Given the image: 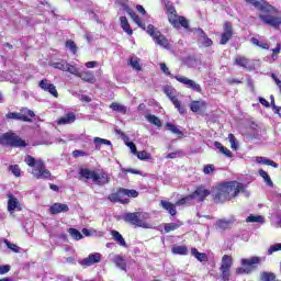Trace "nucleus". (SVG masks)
Instances as JSON below:
<instances>
[{
  "label": "nucleus",
  "instance_id": "obj_51",
  "mask_svg": "<svg viewBox=\"0 0 281 281\" xmlns=\"http://www.w3.org/2000/svg\"><path fill=\"white\" fill-rule=\"evenodd\" d=\"M194 201L192 194L187 195L176 202V205H190V202Z\"/></svg>",
  "mask_w": 281,
  "mask_h": 281
},
{
  "label": "nucleus",
  "instance_id": "obj_5",
  "mask_svg": "<svg viewBox=\"0 0 281 281\" xmlns=\"http://www.w3.org/2000/svg\"><path fill=\"white\" fill-rule=\"evenodd\" d=\"M265 258L261 257H251L249 259H241L240 265L246 268H237L236 273L243 274V273H251L254 269H256V265H260Z\"/></svg>",
  "mask_w": 281,
  "mask_h": 281
},
{
  "label": "nucleus",
  "instance_id": "obj_63",
  "mask_svg": "<svg viewBox=\"0 0 281 281\" xmlns=\"http://www.w3.org/2000/svg\"><path fill=\"white\" fill-rule=\"evenodd\" d=\"M9 271H10L9 265L0 266V276H5V273H8Z\"/></svg>",
  "mask_w": 281,
  "mask_h": 281
},
{
  "label": "nucleus",
  "instance_id": "obj_8",
  "mask_svg": "<svg viewBox=\"0 0 281 281\" xmlns=\"http://www.w3.org/2000/svg\"><path fill=\"white\" fill-rule=\"evenodd\" d=\"M147 34H149V36H151L155 43L160 47H165L166 49L167 47H169L170 42L168 41V38H166V36L161 34V32L156 30L154 25L149 24L147 26Z\"/></svg>",
  "mask_w": 281,
  "mask_h": 281
},
{
  "label": "nucleus",
  "instance_id": "obj_34",
  "mask_svg": "<svg viewBox=\"0 0 281 281\" xmlns=\"http://www.w3.org/2000/svg\"><path fill=\"white\" fill-rule=\"evenodd\" d=\"M120 21H121L122 30H124L126 34H128V36H132L133 31L131 30V24L128 23V19H126V16H121Z\"/></svg>",
  "mask_w": 281,
  "mask_h": 281
},
{
  "label": "nucleus",
  "instance_id": "obj_47",
  "mask_svg": "<svg viewBox=\"0 0 281 281\" xmlns=\"http://www.w3.org/2000/svg\"><path fill=\"white\" fill-rule=\"evenodd\" d=\"M130 65L133 69L136 71H142V66L139 65V58L137 57H131Z\"/></svg>",
  "mask_w": 281,
  "mask_h": 281
},
{
  "label": "nucleus",
  "instance_id": "obj_12",
  "mask_svg": "<svg viewBox=\"0 0 281 281\" xmlns=\"http://www.w3.org/2000/svg\"><path fill=\"white\" fill-rule=\"evenodd\" d=\"M260 21L265 23V25H270L271 27H274V30H278V27L281 26V18L270 14V13H263L259 15Z\"/></svg>",
  "mask_w": 281,
  "mask_h": 281
},
{
  "label": "nucleus",
  "instance_id": "obj_9",
  "mask_svg": "<svg viewBox=\"0 0 281 281\" xmlns=\"http://www.w3.org/2000/svg\"><path fill=\"white\" fill-rule=\"evenodd\" d=\"M222 187H224L225 191L232 199L238 196V194L245 190V184L237 181L225 182Z\"/></svg>",
  "mask_w": 281,
  "mask_h": 281
},
{
  "label": "nucleus",
  "instance_id": "obj_17",
  "mask_svg": "<svg viewBox=\"0 0 281 281\" xmlns=\"http://www.w3.org/2000/svg\"><path fill=\"white\" fill-rule=\"evenodd\" d=\"M193 201H198V203H201L210 196V190L199 187L192 194H191Z\"/></svg>",
  "mask_w": 281,
  "mask_h": 281
},
{
  "label": "nucleus",
  "instance_id": "obj_53",
  "mask_svg": "<svg viewBox=\"0 0 281 281\" xmlns=\"http://www.w3.org/2000/svg\"><path fill=\"white\" fill-rule=\"evenodd\" d=\"M187 89H191V91H195L196 93H201V91H202L201 85L196 83L192 79L189 83V87H187Z\"/></svg>",
  "mask_w": 281,
  "mask_h": 281
},
{
  "label": "nucleus",
  "instance_id": "obj_46",
  "mask_svg": "<svg viewBox=\"0 0 281 281\" xmlns=\"http://www.w3.org/2000/svg\"><path fill=\"white\" fill-rule=\"evenodd\" d=\"M246 223H265V217L261 216V215H249L247 218H246Z\"/></svg>",
  "mask_w": 281,
  "mask_h": 281
},
{
  "label": "nucleus",
  "instance_id": "obj_45",
  "mask_svg": "<svg viewBox=\"0 0 281 281\" xmlns=\"http://www.w3.org/2000/svg\"><path fill=\"white\" fill-rule=\"evenodd\" d=\"M4 245L8 247V249H11L14 254H19L21 251V247H19L16 244L10 243L8 239H3Z\"/></svg>",
  "mask_w": 281,
  "mask_h": 281
},
{
  "label": "nucleus",
  "instance_id": "obj_36",
  "mask_svg": "<svg viewBox=\"0 0 281 281\" xmlns=\"http://www.w3.org/2000/svg\"><path fill=\"white\" fill-rule=\"evenodd\" d=\"M183 225V222L178 221L176 223H167L165 224V232L166 234H170V232H175V229H179Z\"/></svg>",
  "mask_w": 281,
  "mask_h": 281
},
{
  "label": "nucleus",
  "instance_id": "obj_32",
  "mask_svg": "<svg viewBox=\"0 0 281 281\" xmlns=\"http://www.w3.org/2000/svg\"><path fill=\"white\" fill-rule=\"evenodd\" d=\"M191 256L196 258V260H199V262L207 261V255L205 252H199V249H196V248L191 249Z\"/></svg>",
  "mask_w": 281,
  "mask_h": 281
},
{
  "label": "nucleus",
  "instance_id": "obj_56",
  "mask_svg": "<svg viewBox=\"0 0 281 281\" xmlns=\"http://www.w3.org/2000/svg\"><path fill=\"white\" fill-rule=\"evenodd\" d=\"M228 139L231 142V147L234 149V150H237L238 149V143H236V137L234 136V134H229L228 135Z\"/></svg>",
  "mask_w": 281,
  "mask_h": 281
},
{
  "label": "nucleus",
  "instance_id": "obj_39",
  "mask_svg": "<svg viewBox=\"0 0 281 281\" xmlns=\"http://www.w3.org/2000/svg\"><path fill=\"white\" fill-rule=\"evenodd\" d=\"M232 265H233L232 257L228 255H224L222 258L221 269L229 270L232 269Z\"/></svg>",
  "mask_w": 281,
  "mask_h": 281
},
{
  "label": "nucleus",
  "instance_id": "obj_37",
  "mask_svg": "<svg viewBox=\"0 0 281 281\" xmlns=\"http://www.w3.org/2000/svg\"><path fill=\"white\" fill-rule=\"evenodd\" d=\"M145 117L149 124H154V126L161 128V120H159L155 114H147Z\"/></svg>",
  "mask_w": 281,
  "mask_h": 281
},
{
  "label": "nucleus",
  "instance_id": "obj_60",
  "mask_svg": "<svg viewBox=\"0 0 281 281\" xmlns=\"http://www.w3.org/2000/svg\"><path fill=\"white\" fill-rule=\"evenodd\" d=\"M10 170L12 175H14V177H21V168L19 167V165L11 166Z\"/></svg>",
  "mask_w": 281,
  "mask_h": 281
},
{
  "label": "nucleus",
  "instance_id": "obj_26",
  "mask_svg": "<svg viewBox=\"0 0 281 281\" xmlns=\"http://www.w3.org/2000/svg\"><path fill=\"white\" fill-rule=\"evenodd\" d=\"M112 262L122 271H126V259L121 255H114Z\"/></svg>",
  "mask_w": 281,
  "mask_h": 281
},
{
  "label": "nucleus",
  "instance_id": "obj_19",
  "mask_svg": "<svg viewBox=\"0 0 281 281\" xmlns=\"http://www.w3.org/2000/svg\"><path fill=\"white\" fill-rule=\"evenodd\" d=\"M196 34H198V42L203 46V47H212V45H214V42H212V40L210 37H207V35L205 34V32H203V29H198L196 30Z\"/></svg>",
  "mask_w": 281,
  "mask_h": 281
},
{
  "label": "nucleus",
  "instance_id": "obj_48",
  "mask_svg": "<svg viewBox=\"0 0 281 281\" xmlns=\"http://www.w3.org/2000/svg\"><path fill=\"white\" fill-rule=\"evenodd\" d=\"M67 65H68L67 61L61 60V61L53 63L52 67H54V69H59L60 71H66Z\"/></svg>",
  "mask_w": 281,
  "mask_h": 281
},
{
  "label": "nucleus",
  "instance_id": "obj_64",
  "mask_svg": "<svg viewBox=\"0 0 281 281\" xmlns=\"http://www.w3.org/2000/svg\"><path fill=\"white\" fill-rule=\"evenodd\" d=\"M281 52V44H277V47L272 49V59L276 60V55L280 54Z\"/></svg>",
  "mask_w": 281,
  "mask_h": 281
},
{
  "label": "nucleus",
  "instance_id": "obj_1",
  "mask_svg": "<svg viewBox=\"0 0 281 281\" xmlns=\"http://www.w3.org/2000/svg\"><path fill=\"white\" fill-rule=\"evenodd\" d=\"M26 166L33 168L32 175L35 179H49L52 172L45 167V162L42 159H36L33 156L27 155L24 159Z\"/></svg>",
  "mask_w": 281,
  "mask_h": 281
},
{
  "label": "nucleus",
  "instance_id": "obj_62",
  "mask_svg": "<svg viewBox=\"0 0 281 281\" xmlns=\"http://www.w3.org/2000/svg\"><path fill=\"white\" fill-rule=\"evenodd\" d=\"M87 153L86 151H82V150H78V149H76V150H74L72 151V156L74 157H87Z\"/></svg>",
  "mask_w": 281,
  "mask_h": 281
},
{
  "label": "nucleus",
  "instance_id": "obj_18",
  "mask_svg": "<svg viewBox=\"0 0 281 281\" xmlns=\"http://www.w3.org/2000/svg\"><path fill=\"white\" fill-rule=\"evenodd\" d=\"M38 87L43 89V91H47L50 93V95H54V98H58V90H56V86L54 83L49 82L47 79H43L40 81Z\"/></svg>",
  "mask_w": 281,
  "mask_h": 281
},
{
  "label": "nucleus",
  "instance_id": "obj_28",
  "mask_svg": "<svg viewBox=\"0 0 281 281\" xmlns=\"http://www.w3.org/2000/svg\"><path fill=\"white\" fill-rule=\"evenodd\" d=\"M77 78H81V80H85V82H95V76H93V72L91 71H81Z\"/></svg>",
  "mask_w": 281,
  "mask_h": 281
},
{
  "label": "nucleus",
  "instance_id": "obj_40",
  "mask_svg": "<svg viewBox=\"0 0 281 281\" xmlns=\"http://www.w3.org/2000/svg\"><path fill=\"white\" fill-rule=\"evenodd\" d=\"M121 191L123 192V196H130L132 199H137L139 196V192H137L135 189L130 190L121 188Z\"/></svg>",
  "mask_w": 281,
  "mask_h": 281
},
{
  "label": "nucleus",
  "instance_id": "obj_55",
  "mask_svg": "<svg viewBox=\"0 0 281 281\" xmlns=\"http://www.w3.org/2000/svg\"><path fill=\"white\" fill-rule=\"evenodd\" d=\"M65 71H68V74H71L72 76H77V78H78V76L80 74L78 68H76V66L70 65V64H67V67H66Z\"/></svg>",
  "mask_w": 281,
  "mask_h": 281
},
{
  "label": "nucleus",
  "instance_id": "obj_24",
  "mask_svg": "<svg viewBox=\"0 0 281 281\" xmlns=\"http://www.w3.org/2000/svg\"><path fill=\"white\" fill-rule=\"evenodd\" d=\"M125 12H127L131 15V19H133L134 23L138 25V27H143V30H146V24L142 22V19H139V15L133 11V9L126 7Z\"/></svg>",
  "mask_w": 281,
  "mask_h": 281
},
{
  "label": "nucleus",
  "instance_id": "obj_10",
  "mask_svg": "<svg viewBox=\"0 0 281 281\" xmlns=\"http://www.w3.org/2000/svg\"><path fill=\"white\" fill-rule=\"evenodd\" d=\"M165 93L171 100L173 106L179 111L180 115H184L186 106L181 105V101L177 98V90L170 87L165 88Z\"/></svg>",
  "mask_w": 281,
  "mask_h": 281
},
{
  "label": "nucleus",
  "instance_id": "obj_3",
  "mask_svg": "<svg viewBox=\"0 0 281 281\" xmlns=\"http://www.w3.org/2000/svg\"><path fill=\"white\" fill-rule=\"evenodd\" d=\"M165 8H166V11L168 14L169 23H171V25H173V27H177V29L184 27V30H188L190 23L183 16H179L177 14V10L172 5V3L166 2Z\"/></svg>",
  "mask_w": 281,
  "mask_h": 281
},
{
  "label": "nucleus",
  "instance_id": "obj_52",
  "mask_svg": "<svg viewBox=\"0 0 281 281\" xmlns=\"http://www.w3.org/2000/svg\"><path fill=\"white\" fill-rule=\"evenodd\" d=\"M166 127L168 128V131H170L175 135H183V132H181V130H179V127H177V125L172 123H167Z\"/></svg>",
  "mask_w": 281,
  "mask_h": 281
},
{
  "label": "nucleus",
  "instance_id": "obj_61",
  "mask_svg": "<svg viewBox=\"0 0 281 281\" xmlns=\"http://www.w3.org/2000/svg\"><path fill=\"white\" fill-rule=\"evenodd\" d=\"M136 155L142 160L150 159V154L146 151H137Z\"/></svg>",
  "mask_w": 281,
  "mask_h": 281
},
{
  "label": "nucleus",
  "instance_id": "obj_44",
  "mask_svg": "<svg viewBox=\"0 0 281 281\" xmlns=\"http://www.w3.org/2000/svg\"><path fill=\"white\" fill-rule=\"evenodd\" d=\"M178 82H180L181 85H184V87H189L190 86V82H192V79L188 78V77H184V76H180V75H177L173 77Z\"/></svg>",
  "mask_w": 281,
  "mask_h": 281
},
{
  "label": "nucleus",
  "instance_id": "obj_25",
  "mask_svg": "<svg viewBox=\"0 0 281 281\" xmlns=\"http://www.w3.org/2000/svg\"><path fill=\"white\" fill-rule=\"evenodd\" d=\"M76 122V114L74 112H69L57 120V124L65 125V124H74Z\"/></svg>",
  "mask_w": 281,
  "mask_h": 281
},
{
  "label": "nucleus",
  "instance_id": "obj_42",
  "mask_svg": "<svg viewBox=\"0 0 281 281\" xmlns=\"http://www.w3.org/2000/svg\"><path fill=\"white\" fill-rule=\"evenodd\" d=\"M110 109H112V111H116L117 113H122L123 115L126 114V106L123 104L112 103Z\"/></svg>",
  "mask_w": 281,
  "mask_h": 281
},
{
  "label": "nucleus",
  "instance_id": "obj_20",
  "mask_svg": "<svg viewBox=\"0 0 281 281\" xmlns=\"http://www.w3.org/2000/svg\"><path fill=\"white\" fill-rule=\"evenodd\" d=\"M109 201L112 203H128V199H124V194L122 189H119L116 193H111L108 196Z\"/></svg>",
  "mask_w": 281,
  "mask_h": 281
},
{
  "label": "nucleus",
  "instance_id": "obj_4",
  "mask_svg": "<svg viewBox=\"0 0 281 281\" xmlns=\"http://www.w3.org/2000/svg\"><path fill=\"white\" fill-rule=\"evenodd\" d=\"M0 144H7L13 148H25L27 144L14 133H5L0 136Z\"/></svg>",
  "mask_w": 281,
  "mask_h": 281
},
{
  "label": "nucleus",
  "instance_id": "obj_29",
  "mask_svg": "<svg viewBox=\"0 0 281 281\" xmlns=\"http://www.w3.org/2000/svg\"><path fill=\"white\" fill-rule=\"evenodd\" d=\"M205 101H192L190 103V109L193 113H199V111H202V109H205Z\"/></svg>",
  "mask_w": 281,
  "mask_h": 281
},
{
  "label": "nucleus",
  "instance_id": "obj_21",
  "mask_svg": "<svg viewBox=\"0 0 281 281\" xmlns=\"http://www.w3.org/2000/svg\"><path fill=\"white\" fill-rule=\"evenodd\" d=\"M8 211L12 214L14 211L21 212V203L19 200L12 195L8 200Z\"/></svg>",
  "mask_w": 281,
  "mask_h": 281
},
{
  "label": "nucleus",
  "instance_id": "obj_35",
  "mask_svg": "<svg viewBox=\"0 0 281 281\" xmlns=\"http://www.w3.org/2000/svg\"><path fill=\"white\" fill-rule=\"evenodd\" d=\"M112 237L115 240V243H117V245H120L121 247H126V240L124 239L122 234H120V232L112 231Z\"/></svg>",
  "mask_w": 281,
  "mask_h": 281
},
{
  "label": "nucleus",
  "instance_id": "obj_41",
  "mask_svg": "<svg viewBox=\"0 0 281 281\" xmlns=\"http://www.w3.org/2000/svg\"><path fill=\"white\" fill-rule=\"evenodd\" d=\"M259 177L263 178V181L267 183V186H269V188H273V181L271 180V177H269V173H267V171L260 169Z\"/></svg>",
  "mask_w": 281,
  "mask_h": 281
},
{
  "label": "nucleus",
  "instance_id": "obj_22",
  "mask_svg": "<svg viewBox=\"0 0 281 281\" xmlns=\"http://www.w3.org/2000/svg\"><path fill=\"white\" fill-rule=\"evenodd\" d=\"M160 205L164 210H166L171 216H177V205L172 204V202L162 200L160 201Z\"/></svg>",
  "mask_w": 281,
  "mask_h": 281
},
{
  "label": "nucleus",
  "instance_id": "obj_59",
  "mask_svg": "<svg viewBox=\"0 0 281 281\" xmlns=\"http://www.w3.org/2000/svg\"><path fill=\"white\" fill-rule=\"evenodd\" d=\"M214 170H216L214 165H205L203 168L204 175H212V172H214Z\"/></svg>",
  "mask_w": 281,
  "mask_h": 281
},
{
  "label": "nucleus",
  "instance_id": "obj_38",
  "mask_svg": "<svg viewBox=\"0 0 281 281\" xmlns=\"http://www.w3.org/2000/svg\"><path fill=\"white\" fill-rule=\"evenodd\" d=\"M172 254H176L178 256H188V247L186 246H173L171 248Z\"/></svg>",
  "mask_w": 281,
  "mask_h": 281
},
{
  "label": "nucleus",
  "instance_id": "obj_33",
  "mask_svg": "<svg viewBox=\"0 0 281 281\" xmlns=\"http://www.w3.org/2000/svg\"><path fill=\"white\" fill-rule=\"evenodd\" d=\"M214 146H215V148H217V150H220V153H221L222 155H225V157H228V158L234 157V155L232 154V151H231L227 147L223 146V144H221V143H218V142H215V143H214Z\"/></svg>",
  "mask_w": 281,
  "mask_h": 281
},
{
  "label": "nucleus",
  "instance_id": "obj_2",
  "mask_svg": "<svg viewBox=\"0 0 281 281\" xmlns=\"http://www.w3.org/2000/svg\"><path fill=\"white\" fill-rule=\"evenodd\" d=\"M79 175L83 179L91 180L95 186H106L111 181V177L105 171L98 172L89 169H80Z\"/></svg>",
  "mask_w": 281,
  "mask_h": 281
},
{
  "label": "nucleus",
  "instance_id": "obj_13",
  "mask_svg": "<svg viewBox=\"0 0 281 281\" xmlns=\"http://www.w3.org/2000/svg\"><path fill=\"white\" fill-rule=\"evenodd\" d=\"M102 260V255L100 252L90 254L88 257L83 258L79 265L81 267H91L93 265H98Z\"/></svg>",
  "mask_w": 281,
  "mask_h": 281
},
{
  "label": "nucleus",
  "instance_id": "obj_57",
  "mask_svg": "<svg viewBox=\"0 0 281 281\" xmlns=\"http://www.w3.org/2000/svg\"><path fill=\"white\" fill-rule=\"evenodd\" d=\"M221 278L223 281H229V278L232 276V273L229 272V270H226V269H221Z\"/></svg>",
  "mask_w": 281,
  "mask_h": 281
},
{
  "label": "nucleus",
  "instance_id": "obj_31",
  "mask_svg": "<svg viewBox=\"0 0 281 281\" xmlns=\"http://www.w3.org/2000/svg\"><path fill=\"white\" fill-rule=\"evenodd\" d=\"M216 225H217L218 229H229V227H232V225H234V218L218 220L216 222Z\"/></svg>",
  "mask_w": 281,
  "mask_h": 281
},
{
  "label": "nucleus",
  "instance_id": "obj_49",
  "mask_svg": "<svg viewBox=\"0 0 281 281\" xmlns=\"http://www.w3.org/2000/svg\"><path fill=\"white\" fill-rule=\"evenodd\" d=\"M68 233L75 240H82V233L76 228H69Z\"/></svg>",
  "mask_w": 281,
  "mask_h": 281
},
{
  "label": "nucleus",
  "instance_id": "obj_7",
  "mask_svg": "<svg viewBox=\"0 0 281 281\" xmlns=\"http://www.w3.org/2000/svg\"><path fill=\"white\" fill-rule=\"evenodd\" d=\"M29 115V116H27ZM35 113L32 110H29L27 108H24L21 110V112H9L5 117L7 120H18L20 122H32V119L35 117Z\"/></svg>",
  "mask_w": 281,
  "mask_h": 281
},
{
  "label": "nucleus",
  "instance_id": "obj_23",
  "mask_svg": "<svg viewBox=\"0 0 281 281\" xmlns=\"http://www.w3.org/2000/svg\"><path fill=\"white\" fill-rule=\"evenodd\" d=\"M69 210V205L63 203H54L49 207L50 214H60L63 212H67Z\"/></svg>",
  "mask_w": 281,
  "mask_h": 281
},
{
  "label": "nucleus",
  "instance_id": "obj_11",
  "mask_svg": "<svg viewBox=\"0 0 281 281\" xmlns=\"http://www.w3.org/2000/svg\"><path fill=\"white\" fill-rule=\"evenodd\" d=\"M235 65H238V67H243V69H247L248 71H254L256 65H258V60L249 59L245 56H237L235 58Z\"/></svg>",
  "mask_w": 281,
  "mask_h": 281
},
{
  "label": "nucleus",
  "instance_id": "obj_14",
  "mask_svg": "<svg viewBox=\"0 0 281 281\" xmlns=\"http://www.w3.org/2000/svg\"><path fill=\"white\" fill-rule=\"evenodd\" d=\"M232 36H234V29L232 26L231 22L224 23V32L222 33L220 43L221 45H227V42L232 40Z\"/></svg>",
  "mask_w": 281,
  "mask_h": 281
},
{
  "label": "nucleus",
  "instance_id": "obj_50",
  "mask_svg": "<svg viewBox=\"0 0 281 281\" xmlns=\"http://www.w3.org/2000/svg\"><path fill=\"white\" fill-rule=\"evenodd\" d=\"M251 43L254 45H257V47H260L261 49H269V44L267 42H260L258 38L252 37Z\"/></svg>",
  "mask_w": 281,
  "mask_h": 281
},
{
  "label": "nucleus",
  "instance_id": "obj_30",
  "mask_svg": "<svg viewBox=\"0 0 281 281\" xmlns=\"http://www.w3.org/2000/svg\"><path fill=\"white\" fill-rule=\"evenodd\" d=\"M257 164H262L263 166H272V168H278V162L262 156L256 157Z\"/></svg>",
  "mask_w": 281,
  "mask_h": 281
},
{
  "label": "nucleus",
  "instance_id": "obj_15",
  "mask_svg": "<svg viewBox=\"0 0 281 281\" xmlns=\"http://www.w3.org/2000/svg\"><path fill=\"white\" fill-rule=\"evenodd\" d=\"M246 3H250V5H254L257 10H260L261 12H273V7L267 2H262V0H246Z\"/></svg>",
  "mask_w": 281,
  "mask_h": 281
},
{
  "label": "nucleus",
  "instance_id": "obj_54",
  "mask_svg": "<svg viewBox=\"0 0 281 281\" xmlns=\"http://www.w3.org/2000/svg\"><path fill=\"white\" fill-rule=\"evenodd\" d=\"M66 47L71 52V54H76L78 52V46H76V42L68 40L66 42Z\"/></svg>",
  "mask_w": 281,
  "mask_h": 281
},
{
  "label": "nucleus",
  "instance_id": "obj_27",
  "mask_svg": "<svg viewBox=\"0 0 281 281\" xmlns=\"http://www.w3.org/2000/svg\"><path fill=\"white\" fill-rule=\"evenodd\" d=\"M93 142H94L95 150H100V148H102L103 145L110 146L111 148H113V144H111V140H109V139H104L101 137H94Z\"/></svg>",
  "mask_w": 281,
  "mask_h": 281
},
{
  "label": "nucleus",
  "instance_id": "obj_58",
  "mask_svg": "<svg viewBox=\"0 0 281 281\" xmlns=\"http://www.w3.org/2000/svg\"><path fill=\"white\" fill-rule=\"evenodd\" d=\"M274 251H281V244L270 246L268 249V256H271V254H274Z\"/></svg>",
  "mask_w": 281,
  "mask_h": 281
},
{
  "label": "nucleus",
  "instance_id": "obj_16",
  "mask_svg": "<svg viewBox=\"0 0 281 281\" xmlns=\"http://www.w3.org/2000/svg\"><path fill=\"white\" fill-rule=\"evenodd\" d=\"M215 203H225V201H232L231 195L227 193L225 187L221 184L214 194Z\"/></svg>",
  "mask_w": 281,
  "mask_h": 281
},
{
  "label": "nucleus",
  "instance_id": "obj_6",
  "mask_svg": "<svg viewBox=\"0 0 281 281\" xmlns=\"http://www.w3.org/2000/svg\"><path fill=\"white\" fill-rule=\"evenodd\" d=\"M142 218H144V214L139 212L125 213L123 215V220L125 221V223H131V225H135L136 227H143L144 229H148V227L150 226Z\"/></svg>",
  "mask_w": 281,
  "mask_h": 281
},
{
  "label": "nucleus",
  "instance_id": "obj_43",
  "mask_svg": "<svg viewBox=\"0 0 281 281\" xmlns=\"http://www.w3.org/2000/svg\"><path fill=\"white\" fill-rule=\"evenodd\" d=\"M260 280L261 281H274L276 280V273L263 271L260 274Z\"/></svg>",
  "mask_w": 281,
  "mask_h": 281
}]
</instances>
